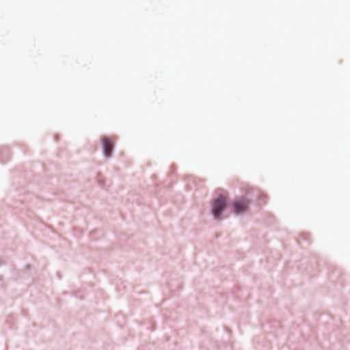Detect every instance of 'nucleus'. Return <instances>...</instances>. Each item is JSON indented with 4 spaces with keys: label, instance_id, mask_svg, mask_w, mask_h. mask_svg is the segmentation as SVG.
I'll list each match as a JSON object with an SVG mask.
<instances>
[{
    "label": "nucleus",
    "instance_id": "f257e3e1",
    "mask_svg": "<svg viewBox=\"0 0 350 350\" xmlns=\"http://www.w3.org/2000/svg\"><path fill=\"white\" fill-rule=\"evenodd\" d=\"M228 197L221 195L212 202V213L215 219H219L221 213L227 206Z\"/></svg>",
    "mask_w": 350,
    "mask_h": 350
},
{
    "label": "nucleus",
    "instance_id": "f03ea898",
    "mask_svg": "<svg viewBox=\"0 0 350 350\" xmlns=\"http://www.w3.org/2000/svg\"><path fill=\"white\" fill-rule=\"evenodd\" d=\"M250 202L243 198L237 199L234 202V212L236 214H240L247 211Z\"/></svg>",
    "mask_w": 350,
    "mask_h": 350
},
{
    "label": "nucleus",
    "instance_id": "7ed1b4c3",
    "mask_svg": "<svg viewBox=\"0 0 350 350\" xmlns=\"http://www.w3.org/2000/svg\"><path fill=\"white\" fill-rule=\"evenodd\" d=\"M101 141L103 146L104 154L107 157L111 154L113 146V139L108 137H103Z\"/></svg>",
    "mask_w": 350,
    "mask_h": 350
}]
</instances>
